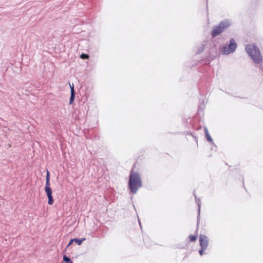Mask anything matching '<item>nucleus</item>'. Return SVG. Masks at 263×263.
<instances>
[{"mask_svg": "<svg viewBox=\"0 0 263 263\" xmlns=\"http://www.w3.org/2000/svg\"><path fill=\"white\" fill-rule=\"evenodd\" d=\"M129 188L133 193H136L137 190L142 186V180L138 173L130 171L128 182Z\"/></svg>", "mask_w": 263, "mask_h": 263, "instance_id": "1", "label": "nucleus"}, {"mask_svg": "<svg viewBox=\"0 0 263 263\" xmlns=\"http://www.w3.org/2000/svg\"><path fill=\"white\" fill-rule=\"evenodd\" d=\"M246 50L253 61L256 63H260L262 61L259 49L255 45H248Z\"/></svg>", "mask_w": 263, "mask_h": 263, "instance_id": "2", "label": "nucleus"}, {"mask_svg": "<svg viewBox=\"0 0 263 263\" xmlns=\"http://www.w3.org/2000/svg\"><path fill=\"white\" fill-rule=\"evenodd\" d=\"M45 191L47 194L48 201V203L50 205H52L54 202L52 193V191L51 189L50 188V173L49 171H47V175L46 178V185L45 187Z\"/></svg>", "mask_w": 263, "mask_h": 263, "instance_id": "3", "label": "nucleus"}, {"mask_svg": "<svg viewBox=\"0 0 263 263\" xmlns=\"http://www.w3.org/2000/svg\"><path fill=\"white\" fill-rule=\"evenodd\" d=\"M229 26L227 22H220L218 25L214 27L212 30L211 35L213 37H216L224 31Z\"/></svg>", "mask_w": 263, "mask_h": 263, "instance_id": "4", "label": "nucleus"}, {"mask_svg": "<svg viewBox=\"0 0 263 263\" xmlns=\"http://www.w3.org/2000/svg\"><path fill=\"white\" fill-rule=\"evenodd\" d=\"M237 48V44L234 39H231L230 42V44L228 46H223L221 51L223 54H229L233 52Z\"/></svg>", "mask_w": 263, "mask_h": 263, "instance_id": "5", "label": "nucleus"}, {"mask_svg": "<svg viewBox=\"0 0 263 263\" xmlns=\"http://www.w3.org/2000/svg\"><path fill=\"white\" fill-rule=\"evenodd\" d=\"M199 242L201 248L205 249L207 248L209 245V241L207 237L204 235H200L199 237Z\"/></svg>", "mask_w": 263, "mask_h": 263, "instance_id": "6", "label": "nucleus"}, {"mask_svg": "<svg viewBox=\"0 0 263 263\" xmlns=\"http://www.w3.org/2000/svg\"><path fill=\"white\" fill-rule=\"evenodd\" d=\"M74 89L73 86L71 87V96L70 98V103H71L74 100Z\"/></svg>", "mask_w": 263, "mask_h": 263, "instance_id": "7", "label": "nucleus"}, {"mask_svg": "<svg viewBox=\"0 0 263 263\" xmlns=\"http://www.w3.org/2000/svg\"><path fill=\"white\" fill-rule=\"evenodd\" d=\"M198 236L197 235H191L189 236V239L190 241H195L197 239Z\"/></svg>", "mask_w": 263, "mask_h": 263, "instance_id": "8", "label": "nucleus"}, {"mask_svg": "<svg viewBox=\"0 0 263 263\" xmlns=\"http://www.w3.org/2000/svg\"><path fill=\"white\" fill-rule=\"evenodd\" d=\"M85 240V238L79 239L77 238H73L74 242H76L78 245H81L83 241Z\"/></svg>", "mask_w": 263, "mask_h": 263, "instance_id": "9", "label": "nucleus"}, {"mask_svg": "<svg viewBox=\"0 0 263 263\" xmlns=\"http://www.w3.org/2000/svg\"><path fill=\"white\" fill-rule=\"evenodd\" d=\"M63 260L65 263H73V262L70 260V259L66 255H64L63 256Z\"/></svg>", "mask_w": 263, "mask_h": 263, "instance_id": "10", "label": "nucleus"}, {"mask_svg": "<svg viewBox=\"0 0 263 263\" xmlns=\"http://www.w3.org/2000/svg\"><path fill=\"white\" fill-rule=\"evenodd\" d=\"M80 58L82 59H88L89 58V55L85 53H82V54H81Z\"/></svg>", "mask_w": 263, "mask_h": 263, "instance_id": "11", "label": "nucleus"}, {"mask_svg": "<svg viewBox=\"0 0 263 263\" xmlns=\"http://www.w3.org/2000/svg\"><path fill=\"white\" fill-rule=\"evenodd\" d=\"M206 249H203V248H201V249L199 250V254L200 255H202L203 254V252L204 251V250H205Z\"/></svg>", "mask_w": 263, "mask_h": 263, "instance_id": "12", "label": "nucleus"}, {"mask_svg": "<svg viewBox=\"0 0 263 263\" xmlns=\"http://www.w3.org/2000/svg\"><path fill=\"white\" fill-rule=\"evenodd\" d=\"M73 242H74L73 239H71V240H70V241H69V242L68 245V246H70L71 245H72V243H73Z\"/></svg>", "mask_w": 263, "mask_h": 263, "instance_id": "13", "label": "nucleus"}, {"mask_svg": "<svg viewBox=\"0 0 263 263\" xmlns=\"http://www.w3.org/2000/svg\"><path fill=\"white\" fill-rule=\"evenodd\" d=\"M206 137H207V139H208V140L209 141H211V138L210 137V136L209 135V134H208V132H206Z\"/></svg>", "mask_w": 263, "mask_h": 263, "instance_id": "14", "label": "nucleus"}]
</instances>
